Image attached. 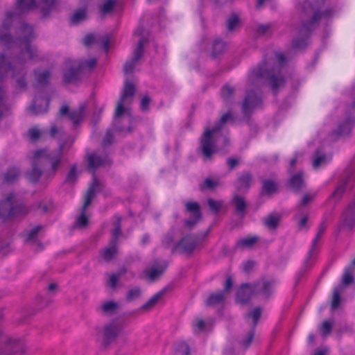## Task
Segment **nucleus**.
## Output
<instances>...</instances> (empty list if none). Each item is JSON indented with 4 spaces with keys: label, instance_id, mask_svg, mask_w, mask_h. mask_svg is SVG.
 <instances>
[{
    "label": "nucleus",
    "instance_id": "41",
    "mask_svg": "<svg viewBox=\"0 0 355 355\" xmlns=\"http://www.w3.org/2000/svg\"><path fill=\"white\" fill-rule=\"evenodd\" d=\"M279 216L270 215L264 220L265 225L270 229H275L279 221Z\"/></svg>",
    "mask_w": 355,
    "mask_h": 355
},
{
    "label": "nucleus",
    "instance_id": "53",
    "mask_svg": "<svg viewBox=\"0 0 355 355\" xmlns=\"http://www.w3.org/2000/svg\"><path fill=\"white\" fill-rule=\"evenodd\" d=\"M112 141H113V135H112L111 130H107L105 136L103 138V146L110 145L112 144Z\"/></svg>",
    "mask_w": 355,
    "mask_h": 355
},
{
    "label": "nucleus",
    "instance_id": "50",
    "mask_svg": "<svg viewBox=\"0 0 355 355\" xmlns=\"http://www.w3.org/2000/svg\"><path fill=\"white\" fill-rule=\"evenodd\" d=\"M332 329V323L328 320L322 322L320 327L321 334L323 336H327L330 334Z\"/></svg>",
    "mask_w": 355,
    "mask_h": 355
},
{
    "label": "nucleus",
    "instance_id": "9",
    "mask_svg": "<svg viewBox=\"0 0 355 355\" xmlns=\"http://www.w3.org/2000/svg\"><path fill=\"white\" fill-rule=\"evenodd\" d=\"M27 211L26 207L18 202L15 195L9 193L6 198L0 202V218H8L19 216Z\"/></svg>",
    "mask_w": 355,
    "mask_h": 355
},
{
    "label": "nucleus",
    "instance_id": "17",
    "mask_svg": "<svg viewBox=\"0 0 355 355\" xmlns=\"http://www.w3.org/2000/svg\"><path fill=\"white\" fill-rule=\"evenodd\" d=\"M85 103L80 104L78 108L72 110L70 112L67 105H63L60 110V114L61 116H65L69 114V119L76 125L83 119L85 115Z\"/></svg>",
    "mask_w": 355,
    "mask_h": 355
},
{
    "label": "nucleus",
    "instance_id": "12",
    "mask_svg": "<svg viewBox=\"0 0 355 355\" xmlns=\"http://www.w3.org/2000/svg\"><path fill=\"white\" fill-rule=\"evenodd\" d=\"M354 282L353 268L352 266L347 267L345 269L344 273L342 277V284L334 288L332 300L331 309L333 310L337 309L340 303V294L343 291V286H347Z\"/></svg>",
    "mask_w": 355,
    "mask_h": 355
},
{
    "label": "nucleus",
    "instance_id": "19",
    "mask_svg": "<svg viewBox=\"0 0 355 355\" xmlns=\"http://www.w3.org/2000/svg\"><path fill=\"white\" fill-rule=\"evenodd\" d=\"M185 207L187 211L192 216L191 219L186 220L185 225L189 229H191L200 218V205L196 202H187Z\"/></svg>",
    "mask_w": 355,
    "mask_h": 355
},
{
    "label": "nucleus",
    "instance_id": "3",
    "mask_svg": "<svg viewBox=\"0 0 355 355\" xmlns=\"http://www.w3.org/2000/svg\"><path fill=\"white\" fill-rule=\"evenodd\" d=\"M88 169L94 172V171L101 166H104L110 164V159L107 156H101L97 153H92L87 156ZM98 186V182L93 173V182L89 187L85 198V202L82 207L80 215L77 218L76 226L80 228L85 227L88 224V217L85 215V211L87 207L91 204L95 196L96 187Z\"/></svg>",
    "mask_w": 355,
    "mask_h": 355
},
{
    "label": "nucleus",
    "instance_id": "27",
    "mask_svg": "<svg viewBox=\"0 0 355 355\" xmlns=\"http://www.w3.org/2000/svg\"><path fill=\"white\" fill-rule=\"evenodd\" d=\"M291 187L296 191H300L304 187V181L303 179V173L300 171L295 174L291 175L289 180Z\"/></svg>",
    "mask_w": 355,
    "mask_h": 355
},
{
    "label": "nucleus",
    "instance_id": "14",
    "mask_svg": "<svg viewBox=\"0 0 355 355\" xmlns=\"http://www.w3.org/2000/svg\"><path fill=\"white\" fill-rule=\"evenodd\" d=\"M198 243L197 236L188 235L184 236L175 246V250L184 254H191Z\"/></svg>",
    "mask_w": 355,
    "mask_h": 355
},
{
    "label": "nucleus",
    "instance_id": "49",
    "mask_svg": "<svg viewBox=\"0 0 355 355\" xmlns=\"http://www.w3.org/2000/svg\"><path fill=\"white\" fill-rule=\"evenodd\" d=\"M77 177H78V173H77V168H76V165H73L67 175V182H69V183H72V182H74L76 179H77Z\"/></svg>",
    "mask_w": 355,
    "mask_h": 355
},
{
    "label": "nucleus",
    "instance_id": "37",
    "mask_svg": "<svg viewBox=\"0 0 355 355\" xmlns=\"http://www.w3.org/2000/svg\"><path fill=\"white\" fill-rule=\"evenodd\" d=\"M35 75L37 81L40 84L44 85L48 83L50 72L48 70H37L35 71Z\"/></svg>",
    "mask_w": 355,
    "mask_h": 355
},
{
    "label": "nucleus",
    "instance_id": "42",
    "mask_svg": "<svg viewBox=\"0 0 355 355\" xmlns=\"http://www.w3.org/2000/svg\"><path fill=\"white\" fill-rule=\"evenodd\" d=\"M220 184L219 180L218 179H214L211 178H206L204 181L203 185L201 187L204 189L213 190L218 187Z\"/></svg>",
    "mask_w": 355,
    "mask_h": 355
},
{
    "label": "nucleus",
    "instance_id": "11",
    "mask_svg": "<svg viewBox=\"0 0 355 355\" xmlns=\"http://www.w3.org/2000/svg\"><path fill=\"white\" fill-rule=\"evenodd\" d=\"M2 341L5 347L0 351V355H23L26 352L24 343L19 339L3 336Z\"/></svg>",
    "mask_w": 355,
    "mask_h": 355
},
{
    "label": "nucleus",
    "instance_id": "39",
    "mask_svg": "<svg viewBox=\"0 0 355 355\" xmlns=\"http://www.w3.org/2000/svg\"><path fill=\"white\" fill-rule=\"evenodd\" d=\"M116 0H105L103 3L100 6L101 12L106 15L110 12L116 6Z\"/></svg>",
    "mask_w": 355,
    "mask_h": 355
},
{
    "label": "nucleus",
    "instance_id": "46",
    "mask_svg": "<svg viewBox=\"0 0 355 355\" xmlns=\"http://www.w3.org/2000/svg\"><path fill=\"white\" fill-rule=\"evenodd\" d=\"M174 355H189V347L185 343H180L175 351Z\"/></svg>",
    "mask_w": 355,
    "mask_h": 355
},
{
    "label": "nucleus",
    "instance_id": "29",
    "mask_svg": "<svg viewBox=\"0 0 355 355\" xmlns=\"http://www.w3.org/2000/svg\"><path fill=\"white\" fill-rule=\"evenodd\" d=\"M165 291L162 290L153 295L144 304L140 307V310L148 311L151 309L164 296Z\"/></svg>",
    "mask_w": 355,
    "mask_h": 355
},
{
    "label": "nucleus",
    "instance_id": "23",
    "mask_svg": "<svg viewBox=\"0 0 355 355\" xmlns=\"http://www.w3.org/2000/svg\"><path fill=\"white\" fill-rule=\"evenodd\" d=\"M331 157L327 156L323 150L318 149L313 155L312 157V165L313 168L318 169L326 165L329 160Z\"/></svg>",
    "mask_w": 355,
    "mask_h": 355
},
{
    "label": "nucleus",
    "instance_id": "8",
    "mask_svg": "<svg viewBox=\"0 0 355 355\" xmlns=\"http://www.w3.org/2000/svg\"><path fill=\"white\" fill-rule=\"evenodd\" d=\"M96 65V60L94 58L88 60H70L67 62V69L64 71V79L67 83L78 80L81 74L90 71Z\"/></svg>",
    "mask_w": 355,
    "mask_h": 355
},
{
    "label": "nucleus",
    "instance_id": "21",
    "mask_svg": "<svg viewBox=\"0 0 355 355\" xmlns=\"http://www.w3.org/2000/svg\"><path fill=\"white\" fill-rule=\"evenodd\" d=\"M123 328V324L119 321H113L110 322L105 327V339L107 342L112 340L121 332Z\"/></svg>",
    "mask_w": 355,
    "mask_h": 355
},
{
    "label": "nucleus",
    "instance_id": "63",
    "mask_svg": "<svg viewBox=\"0 0 355 355\" xmlns=\"http://www.w3.org/2000/svg\"><path fill=\"white\" fill-rule=\"evenodd\" d=\"M302 157V155H299V154H296L295 155V157H293L291 162H290V168H289V171L291 173V170L293 168H294L295 165L296 164L297 162H298L299 159H300V157Z\"/></svg>",
    "mask_w": 355,
    "mask_h": 355
},
{
    "label": "nucleus",
    "instance_id": "62",
    "mask_svg": "<svg viewBox=\"0 0 355 355\" xmlns=\"http://www.w3.org/2000/svg\"><path fill=\"white\" fill-rule=\"evenodd\" d=\"M16 83H17V85L16 86L18 88L21 89V88H24L26 86V80H25L24 76H21V77H19V78H17Z\"/></svg>",
    "mask_w": 355,
    "mask_h": 355
},
{
    "label": "nucleus",
    "instance_id": "36",
    "mask_svg": "<svg viewBox=\"0 0 355 355\" xmlns=\"http://www.w3.org/2000/svg\"><path fill=\"white\" fill-rule=\"evenodd\" d=\"M225 50L226 44L221 40H217L213 44L212 56L216 57L223 53Z\"/></svg>",
    "mask_w": 355,
    "mask_h": 355
},
{
    "label": "nucleus",
    "instance_id": "45",
    "mask_svg": "<svg viewBox=\"0 0 355 355\" xmlns=\"http://www.w3.org/2000/svg\"><path fill=\"white\" fill-rule=\"evenodd\" d=\"M263 189L267 193H272L277 189V184L272 180H265L263 184Z\"/></svg>",
    "mask_w": 355,
    "mask_h": 355
},
{
    "label": "nucleus",
    "instance_id": "34",
    "mask_svg": "<svg viewBox=\"0 0 355 355\" xmlns=\"http://www.w3.org/2000/svg\"><path fill=\"white\" fill-rule=\"evenodd\" d=\"M87 17V10L85 8H80L77 10L71 16V23L72 24H77L80 21L85 20Z\"/></svg>",
    "mask_w": 355,
    "mask_h": 355
},
{
    "label": "nucleus",
    "instance_id": "18",
    "mask_svg": "<svg viewBox=\"0 0 355 355\" xmlns=\"http://www.w3.org/2000/svg\"><path fill=\"white\" fill-rule=\"evenodd\" d=\"M261 100L257 92L247 89L246 96L243 103L242 109L245 114L250 113L261 104Z\"/></svg>",
    "mask_w": 355,
    "mask_h": 355
},
{
    "label": "nucleus",
    "instance_id": "26",
    "mask_svg": "<svg viewBox=\"0 0 355 355\" xmlns=\"http://www.w3.org/2000/svg\"><path fill=\"white\" fill-rule=\"evenodd\" d=\"M343 223L348 228H352L355 224V201L350 204L345 211Z\"/></svg>",
    "mask_w": 355,
    "mask_h": 355
},
{
    "label": "nucleus",
    "instance_id": "22",
    "mask_svg": "<svg viewBox=\"0 0 355 355\" xmlns=\"http://www.w3.org/2000/svg\"><path fill=\"white\" fill-rule=\"evenodd\" d=\"M49 103V100L46 98H36L32 105L30 107V112L33 114L35 115L43 114L47 111Z\"/></svg>",
    "mask_w": 355,
    "mask_h": 355
},
{
    "label": "nucleus",
    "instance_id": "57",
    "mask_svg": "<svg viewBox=\"0 0 355 355\" xmlns=\"http://www.w3.org/2000/svg\"><path fill=\"white\" fill-rule=\"evenodd\" d=\"M150 98L148 96H144L141 101V109L144 111L147 110L149 107Z\"/></svg>",
    "mask_w": 355,
    "mask_h": 355
},
{
    "label": "nucleus",
    "instance_id": "20",
    "mask_svg": "<svg viewBox=\"0 0 355 355\" xmlns=\"http://www.w3.org/2000/svg\"><path fill=\"white\" fill-rule=\"evenodd\" d=\"M261 315V309L259 307H256L251 312H250L248 315V317L250 318L253 320L254 328L247 335L246 339H244L241 341V344L245 348L250 346L252 343L254 336V327L257 325L260 317Z\"/></svg>",
    "mask_w": 355,
    "mask_h": 355
},
{
    "label": "nucleus",
    "instance_id": "10",
    "mask_svg": "<svg viewBox=\"0 0 355 355\" xmlns=\"http://www.w3.org/2000/svg\"><path fill=\"white\" fill-rule=\"evenodd\" d=\"M121 218L116 216V220L113 224L114 230L112 233V239L108 245L101 252V257L106 261H110L118 252V239L122 236L121 232Z\"/></svg>",
    "mask_w": 355,
    "mask_h": 355
},
{
    "label": "nucleus",
    "instance_id": "6",
    "mask_svg": "<svg viewBox=\"0 0 355 355\" xmlns=\"http://www.w3.org/2000/svg\"><path fill=\"white\" fill-rule=\"evenodd\" d=\"M135 93V87L133 84L125 80L123 92L117 103L113 121V125L118 131L123 132L127 130L130 132L131 130L130 127L126 128L123 127L121 123L123 121H127L130 123L132 119L130 110L128 107H125V105L132 102Z\"/></svg>",
    "mask_w": 355,
    "mask_h": 355
},
{
    "label": "nucleus",
    "instance_id": "59",
    "mask_svg": "<svg viewBox=\"0 0 355 355\" xmlns=\"http://www.w3.org/2000/svg\"><path fill=\"white\" fill-rule=\"evenodd\" d=\"M193 331L195 334H200V319L196 318L192 324Z\"/></svg>",
    "mask_w": 355,
    "mask_h": 355
},
{
    "label": "nucleus",
    "instance_id": "28",
    "mask_svg": "<svg viewBox=\"0 0 355 355\" xmlns=\"http://www.w3.org/2000/svg\"><path fill=\"white\" fill-rule=\"evenodd\" d=\"M226 298L224 291H220L211 295L206 301L208 306H216L222 305Z\"/></svg>",
    "mask_w": 355,
    "mask_h": 355
},
{
    "label": "nucleus",
    "instance_id": "33",
    "mask_svg": "<svg viewBox=\"0 0 355 355\" xmlns=\"http://www.w3.org/2000/svg\"><path fill=\"white\" fill-rule=\"evenodd\" d=\"M240 26V20L236 14H232L227 20V29L230 32L235 31Z\"/></svg>",
    "mask_w": 355,
    "mask_h": 355
},
{
    "label": "nucleus",
    "instance_id": "25",
    "mask_svg": "<svg viewBox=\"0 0 355 355\" xmlns=\"http://www.w3.org/2000/svg\"><path fill=\"white\" fill-rule=\"evenodd\" d=\"M327 227V223L325 220L322 221L321 223L320 224L315 237L313 240L311 247L309 251L308 259H310L312 257H313L315 251L317 250L318 248V241L322 236Z\"/></svg>",
    "mask_w": 355,
    "mask_h": 355
},
{
    "label": "nucleus",
    "instance_id": "51",
    "mask_svg": "<svg viewBox=\"0 0 355 355\" xmlns=\"http://www.w3.org/2000/svg\"><path fill=\"white\" fill-rule=\"evenodd\" d=\"M42 10L44 14V15H46L52 7L53 6L55 3V0H42Z\"/></svg>",
    "mask_w": 355,
    "mask_h": 355
},
{
    "label": "nucleus",
    "instance_id": "31",
    "mask_svg": "<svg viewBox=\"0 0 355 355\" xmlns=\"http://www.w3.org/2000/svg\"><path fill=\"white\" fill-rule=\"evenodd\" d=\"M233 203L236 207V212L243 216L246 207V203L244 198L236 195L234 197Z\"/></svg>",
    "mask_w": 355,
    "mask_h": 355
},
{
    "label": "nucleus",
    "instance_id": "58",
    "mask_svg": "<svg viewBox=\"0 0 355 355\" xmlns=\"http://www.w3.org/2000/svg\"><path fill=\"white\" fill-rule=\"evenodd\" d=\"M213 323L211 322H205V321L201 320V333L202 331H209L211 329Z\"/></svg>",
    "mask_w": 355,
    "mask_h": 355
},
{
    "label": "nucleus",
    "instance_id": "44",
    "mask_svg": "<svg viewBox=\"0 0 355 355\" xmlns=\"http://www.w3.org/2000/svg\"><path fill=\"white\" fill-rule=\"evenodd\" d=\"M251 182V176L248 174H245L241 176L239 179L238 187L239 189L242 188H248Z\"/></svg>",
    "mask_w": 355,
    "mask_h": 355
},
{
    "label": "nucleus",
    "instance_id": "16",
    "mask_svg": "<svg viewBox=\"0 0 355 355\" xmlns=\"http://www.w3.org/2000/svg\"><path fill=\"white\" fill-rule=\"evenodd\" d=\"M355 180V161L349 164L346 170V178L343 179L332 194L334 198H339L345 191V188Z\"/></svg>",
    "mask_w": 355,
    "mask_h": 355
},
{
    "label": "nucleus",
    "instance_id": "5",
    "mask_svg": "<svg viewBox=\"0 0 355 355\" xmlns=\"http://www.w3.org/2000/svg\"><path fill=\"white\" fill-rule=\"evenodd\" d=\"M233 121V116L230 112L222 115L218 122L211 128H206L204 133V140L202 151L205 159H209L217 150V144L223 141L224 144L227 142L225 136H223L220 131L225 125Z\"/></svg>",
    "mask_w": 355,
    "mask_h": 355
},
{
    "label": "nucleus",
    "instance_id": "55",
    "mask_svg": "<svg viewBox=\"0 0 355 355\" xmlns=\"http://www.w3.org/2000/svg\"><path fill=\"white\" fill-rule=\"evenodd\" d=\"M313 196H311L309 194H305L302 197L301 204L297 206V209H298L299 211H301L302 207L304 206V205H306L309 202H311V200L313 199Z\"/></svg>",
    "mask_w": 355,
    "mask_h": 355
},
{
    "label": "nucleus",
    "instance_id": "13",
    "mask_svg": "<svg viewBox=\"0 0 355 355\" xmlns=\"http://www.w3.org/2000/svg\"><path fill=\"white\" fill-rule=\"evenodd\" d=\"M146 40L141 38L138 42L137 47L133 51V55L130 60L127 61L123 67V71L125 74L132 73L135 67L137 65L139 60L144 53V46L146 42Z\"/></svg>",
    "mask_w": 355,
    "mask_h": 355
},
{
    "label": "nucleus",
    "instance_id": "4",
    "mask_svg": "<svg viewBox=\"0 0 355 355\" xmlns=\"http://www.w3.org/2000/svg\"><path fill=\"white\" fill-rule=\"evenodd\" d=\"M302 26L297 31L301 38L293 40V46L296 49L303 48L306 45V37L313 24L322 17L320 11L309 1H304L298 6Z\"/></svg>",
    "mask_w": 355,
    "mask_h": 355
},
{
    "label": "nucleus",
    "instance_id": "60",
    "mask_svg": "<svg viewBox=\"0 0 355 355\" xmlns=\"http://www.w3.org/2000/svg\"><path fill=\"white\" fill-rule=\"evenodd\" d=\"M254 266V263L252 261H247L243 264V270L248 272H250Z\"/></svg>",
    "mask_w": 355,
    "mask_h": 355
},
{
    "label": "nucleus",
    "instance_id": "38",
    "mask_svg": "<svg viewBox=\"0 0 355 355\" xmlns=\"http://www.w3.org/2000/svg\"><path fill=\"white\" fill-rule=\"evenodd\" d=\"M207 204L210 210L216 214L220 211L223 206V202L222 200H215L212 198L207 200Z\"/></svg>",
    "mask_w": 355,
    "mask_h": 355
},
{
    "label": "nucleus",
    "instance_id": "48",
    "mask_svg": "<svg viewBox=\"0 0 355 355\" xmlns=\"http://www.w3.org/2000/svg\"><path fill=\"white\" fill-rule=\"evenodd\" d=\"M234 89L230 85L224 86L221 91V96L224 101H228L233 95Z\"/></svg>",
    "mask_w": 355,
    "mask_h": 355
},
{
    "label": "nucleus",
    "instance_id": "43",
    "mask_svg": "<svg viewBox=\"0 0 355 355\" xmlns=\"http://www.w3.org/2000/svg\"><path fill=\"white\" fill-rule=\"evenodd\" d=\"M352 121L347 120L339 128L337 134L338 135H344L348 134L352 129Z\"/></svg>",
    "mask_w": 355,
    "mask_h": 355
},
{
    "label": "nucleus",
    "instance_id": "61",
    "mask_svg": "<svg viewBox=\"0 0 355 355\" xmlns=\"http://www.w3.org/2000/svg\"><path fill=\"white\" fill-rule=\"evenodd\" d=\"M232 285H233V283H232V277H228L225 281V283L224 285V289L223 291H224L225 294L232 288Z\"/></svg>",
    "mask_w": 355,
    "mask_h": 355
},
{
    "label": "nucleus",
    "instance_id": "64",
    "mask_svg": "<svg viewBox=\"0 0 355 355\" xmlns=\"http://www.w3.org/2000/svg\"><path fill=\"white\" fill-rule=\"evenodd\" d=\"M269 28H270L269 25H266V24L260 25L257 28V32L259 34H265L268 32Z\"/></svg>",
    "mask_w": 355,
    "mask_h": 355
},
{
    "label": "nucleus",
    "instance_id": "15",
    "mask_svg": "<svg viewBox=\"0 0 355 355\" xmlns=\"http://www.w3.org/2000/svg\"><path fill=\"white\" fill-rule=\"evenodd\" d=\"M110 39L111 37L108 34H88L84 38V44L87 46L97 44L101 46L105 51H107Z\"/></svg>",
    "mask_w": 355,
    "mask_h": 355
},
{
    "label": "nucleus",
    "instance_id": "47",
    "mask_svg": "<svg viewBox=\"0 0 355 355\" xmlns=\"http://www.w3.org/2000/svg\"><path fill=\"white\" fill-rule=\"evenodd\" d=\"M117 304L113 301H108L103 303L101 309L104 313H112L117 308Z\"/></svg>",
    "mask_w": 355,
    "mask_h": 355
},
{
    "label": "nucleus",
    "instance_id": "32",
    "mask_svg": "<svg viewBox=\"0 0 355 355\" xmlns=\"http://www.w3.org/2000/svg\"><path fill=\"white\" fill-rule=\"evenodd\" d=\"M19 175V171L15 168H10L3 175V181L6 183H13L18 178Z\"/></svg>",
    "mask_w": 355,
    "mask_h": 355
},
{
    "label": "nucleus",
    "instance_id": "30",
    "mask_svg": "<svg viewBox=\"0 0 355 355\" xmlns=\"http://www.w3.org/2000/svg\"><path fill=\"white\" fill-rule=\"evenodd\" d=\"M258 241L257 236H248L239 239L236 243V249H245L252 248Z\"/></svg>",
    "mask_w": 355,
    "mask_h": 355
},
{
    "label": "nucleus",
    "instance_id": "35",
    "mask_svg": "<svg viewBox=\"0 0 355 355\" xmlns=\"http://www.w3.org/2000/svg\"><path fill=\"white\" fill-rule=\"evenodd\" d=\"M41 230V226L37 225L33 227L31 230H28L25 232V242L26 243H32L35 242L37 239V236L39 231Z\"/></svg>",
    "mask_w": 355,
    "mask_h": 355
},
{
    "label": "nucleus",
    "instance_id": "52",
    "mask_svg": "<svg viewBox=\"0 0 355 355\" xmlns=\"http://www.w3.org/2000/svg\"><path fill=\"white\" fill-rule=\"evenodd\" d=\"M41 135H42V132L38 128H31L28 130V135H29L30 138L33 140H36V139H39L40 137L41 136Z\"/></svg>",
    "mask_w": 355,
    "mask_h": 355
},
{
    "label": "nucleus",
    "instance_id": "40",
    "mask_svg": "<svg viewBox=\"0 0 355 355\" xmlns=\"http://www.w3.org/2000/svg\"><path fill=\"white\" fill-rule=\"evenodd\" d=\"M141 295V291L139 287H134L130 288L126 294V300L128 302L134 301L138 299Z\"/></svg>",
    "mask_w": 355,
    "mask_h": 355
},
{
    "label": "nucleus",
    "instance_id": "1",
    "mask_svg": "<svg viewBox=\"0 0 355 355\" xmlns=\"http://www.w3.org/2000/svg\"><path fill=\"white\" fill-rule=\"evenodd\" d=\"M60 119H58L55 123H53L49 130V135L53 138L59 139L58 148L54 150L40 149L33 153L32 157V169L26 173L27 178L36 182L40 178L45 180L55 175L61 165L64 153L72 145L73 141L67 139L64 141L61 139L65 137V132L59 127Z\"/></svg>",
    "mask_w": 355,
    "mask_h": 355
},
{
    "label": "nucleus",
    "instance_id": "2",
    "mask_svg": "<svg viewBox=\"0 0 355 355\" xmlns=\"http://www.w3.org/2000/svg\"><path fill=\"white\" fill-rule=\"evenodd\" d=\"M275 62H277V65L274 61L263 62L251 71L248 79L249 87L258 86L261 79L264 78L268 80L273 92L277 93L285 83V79L280 70V67L285 62L284 55L281 53H276Z\"/></svg>",
    "mask_w": 355,
    "mask_h": 355
},
{
    "label": "nucleus",
    "instance_id": "54",
    "mask_svg": "<svg viewBox=\"0 0 355 355\" xmlns=\"http://www.w3.org/2000/svg\"><path fill=\"white\" fill-rule=\"evenodd\" d=\"M295 218H299V222H298L299 228H300V229L304 228L306 227L307 221H308V216L306 215H305V216H303L301 217L300 216V214H297L295 216Z\"/></svg>",
    "mask_w": 355,
    "mask_h": 355
},
{
    "label": "nucleus",
    "instance_id": "56",
    "mask_svg": "<svg viewBox=\"0 0 355 355\" xmlns=\"http://www.w3.org/2000/svg\"><path fill=\"white\" fill-rule=\"evenodd\" d=\"M119 276H120L119 275H116V274H112L110 276L108 284L110 287L114 288L116 286V283L119 279Z\"/></svg>",
    "mask_w": 355,
    "mask_h": 355
},
{
    "label": "nucleus",
    "instance_id": "24",
    "mask_svg": "<svg viewBox=\"0 0 355 355\" xmlns=\"http://www.w3.org/2000/svg\"><path fill=\"white\" fill-rule=\"evenodd\" d=\"M166 267L167 263L166 262H163L162 263L156 264L152 268L147 269L145 272L147 277L150 281L153 282L157 279L163 274Z\"/></svg>",
    "mask_w": 355,
    "mask_h": 355
},
{
    "label": "nucleus",
    "instance_id": "7",
    "mask_svg": "<svg viewBox=\"0 0 355 355\" xmlns=\"http://www.w3.org/2000/svg\"><path fill=\"white\" fill-rule=\"evenodd\" d=\"M275 281L274 279H263L254 285L242 284L236 294V300L241 304H245L253 295H261L268 297L274 291Z\"/></svg>",
    "mask_w": 355,
    "mask_h": 355
}]
</instances>
